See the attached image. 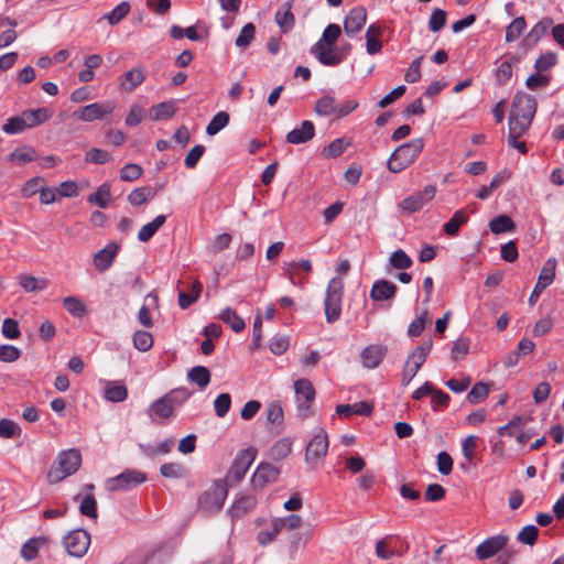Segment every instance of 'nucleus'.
<instances>
[{
  "mask_svg": "<svg viewBox=\"0 0 564 564\" xmlns=\"http://www.w3.org/2000/svg\"><path fill=\"white\" fill-rule=\"evenodd\" d=\"M431 322L429 312L424 308L421 314L411 322L408 328V335L410 337H419L425 329L426 323Z\"/></svg>",
  "mask_w": 564,
  "mask_h": 564,
  "instance_id": "nucleus-45",
  "label": "nucleus"
},
{
  "mask_svg": "<svg viewBox=\"0 0 564 564\" xmlns=\"http://www.w3.org/2000/svg\"><path fill=\"white\" fill-rule=\"evenodd\" d=\"M556 61L557 56L554 52H546L538 57L534 67L539 73H542L552 68L556 64Z\"/></svg>",
  "mask_w": 564,
  "mask_h": 564,
  "instance_id": "nucleus-63",
  "label": "nucleus"
},
{
  "mask_svg": "<svg viewBox=\"0 0 564 564\" xmlns=\"http://www.w3.org/2000/svg\"><path fill=\"white\" fill-rule=\"evenodd\" d=\"M170 404L175 409L182 405L192 395L191 391L184 387L176 388L164 394Z\"/></svg>",
  "mask_w": 564,
  "mask_h": 564,
  "instance_id": "nucleus-53",
  "label": "nucleus"
},
{
  "mask_svg": "<svg viewBox=\"0 0 564 564\" xmlns=\"http://www.w3.org/2000/svg\"><path fill=\"white\" fill-rule=\"evenodd\" d=\"M337 100L330 95H324L315 102V112L322 117L335 116L337 111Z\"/></svg>",
  "mask_w": 564,
  "mask_h": 564,
  "instance_id": "nucleus-32",
  "label": "nucleus"
},
{
  "mask_svg": "<svg viewBox=\"0 0 564 564\" xmlns=\"http://www.w3.org/2000/svg\"><path fill=\"white\" fill-rule=\"evenodd\" d=\"M228 490L223 480H217L214 486L203 492L198 498V508L205 513H216L226 500Z\"/></svg>",
  "mask_w": 564,
  "mask_h": 564,
  "instance_id": "nucleus-8",
  "label": "nucleus"
},
{
  "mask_svg": "<svg viewBox=\"0 0 564 564\" xmlns=\"http://www.w3.org/2000/svg\"><path fill=\"white\" fill-rule=\"evenodd\" d=\"M112 160V155L102 149L94 148L85 155V161L94 164H106Z\"/></svg>",
  "mask_w": 564,
  "mask_h": 564,
  "instance_id": "nucleus-58",
  "label": "nucleus"
},
{
  "mask_svg": "<svg viewBox=\"0 0 564 564\" xmlns=\"http://www.w3.org/2000/svg\"><path fill=\"white\" fill-rule=\"evenodd\" d=\"M63 304L66 308V311L76 317H82L86 313V307L84 303L75 297V296H67L63 300Z\"/></svg>",
  "mask_w": 564,
  "mask_h": 564,
  "instance_id": "nucleus-57",
  "label": "nucleus"
},
{
  "mask_svg": "<svg viewBox=\"0 0 564 564\" xmlns=\"http://www.w3.org/2000/svg\"><path fill=\"white\" fill-rule=\"evenodd\" d=\"M46 536H37V538H31L29 539L21 547V556L25 561H32L34 560L39 550L44 546L47 543Z\"/></svg>",
  "mask_w": 564,
  "mask_h": 564,
  "instance_id": "nucleus-31",
  "label": "nucleus"
},
{
  "mask_svg": "<svg viewBox=\"0 0 564 564\" xmlns=\"http://www.w3.org/2000/svg\"><path fill=\"white\" fill-rule=\"evenodd\" d=\"M231 397L229 393H220L214 401L215 413L218 417H224L230 410Z\"/></svg>",
  "mask_w": 564,
  "mask_h": 564,
  "instance_id": "nucleus-64",
  "label": "nucleus"
},
{
  "mask_svg": "<svg viewBox=\"0 0 564 564\" xmlns=\"http://www.w3.org/2000/svg\"><path fill=\"white\" fill-rule=\"evenodd\" d=\"M21 434L20 426L10 419H1L0 420V437L1 438H12L14 436H19Z\"/></svg>",
  "mask_w": 564,
  "mask_h": 564,
  "instance_id": "nucleus-60",
  "label": "nucleus"
},
{
  "mask_svg": "<svg viewBox=\"0 0 564 564\" xmlns=\"http://www.w3.org/2000/svg\"><path fill=\"white\" fill-rule=\"evenodd\" d=\"M397 285L388 280H377L371 286L370 299L375 302L388 301L394 297Z\"/></svg>",
  "mask_w": 564,
  "mask_h": 564,
  "instance_id": "nucleus-23",
  "label": "nucleus"
},
{
  "mask_svg": "<svg viewBox=\"0 0 564 564\" xmlns=\"http://www.w3.org/2000/svg\"><path fill=\"white\" fill-rule=\"evenodd\" d=\"M292 4L293 0H288L283 3L284 11L279 10L275 12V22L284 33L291 30L295 23L294 14L291 12Z\"/></svg>",
  "mask_w": 564,
  "mask_h": 564,
  "instance_id": "nucleus-29",
  "label": "nucleus"
},
{
  "mask_svg": "<svg viewBox=\"0 0 564 564\" xmlns=\"http://www.w3.org/2000/svg\"><path fill=\"white\" fill-rule=\"evenodd\" d=\"M80 465L82 455L78 449L70 448L61 452L48 470V482L56 484L74 475L79 469Z\"/></svg>",
  "mask_w": 564,
  "mask_h": 564,
  "instance_id": "nucleus-3",
  "label": "nucleus"
},
{
  "mask_svg": "<svg viewBox=\"0 0 564 564\" xmlns=\"http://www.w3.org/2000/svg\"><path fill=\"white\" fill-rule=\"evenodd\" d=\"M283 410L279 401H272L267 408V420L271 424L282 425L283 423Z\"/></svg>",
  "mask_w": 564,
  "mask_h": 564,
  "instance_id": "nucleus-61",
  "label": "nucleus"
},
{
  "mask_svg": "<svg viewBox=\"0 0 564 564\" xmlns=\"http://www.w3.org/2000/svg\"><path fill=\"white\" fill-rule=\"evenodd\" d=\"M22 116L25 118L28 128H33L47 121L52 117V112L47 108L42 107L37 109L25 110L22 112Z\"/></svg>",
  "mask_w": 564,
  "mask_h": 564,
  "instance_id": "nucleus-33",
  "label": "nucleus"
},
{
  "mask_svg": "<svg viewBox=\"0 0 564 564\" xmlns=\"http://www.w3.org/2000/svg\"><path fill=\"white\" fill-rule=\"evenodd\" d=\"M489 394V387L484 382H477L466 395V400L470 404H477L485 400Z\"/></svg>",
  "mask_w": 564,
  "mask_h": 564,
  "instance_id": "nucleus-52",
  "label": "nucleus"
},
{
  "mask_svg": "<svg viewBox=\"0 0 564 564\" xmlns=\"http://www.w3.org/2000/svg\"><path fill=\"white\" fill-rule=\"evenodd\" d=\"M424 148L422 138L413 139L399 145L388 160V169L392 173H399L412 164Z\"/></svg>",
  "mask_w": 564,
  "mask_h": 564,
  "instance_id": "nucleus-4",
  "label": "nucleus"
},
{
  "mask_svg": "<svg viewBox=\"0 0 564 564\" xmlns=\"http://www.w3.org/2000/svg\"><path fill=\"white\" fill-rule=\"evenodd\" d=\"M229 115L226 111L217 112L208 126L206 127V133L208 135L217 134L221 129H224L229 123Z\"/></svg>",
  "mask_w": 564,
  "mask_h": 564,
  "instance_id": "nucleus-46",
  "label": "nucleus"
},
{
  "mask_svg": "<svg viewBox=\"0 0 564 564\" xmlns=\"http://www.w3.org/2000/svg\"><path fill=\"white\" fill-rule=\"evenodd\" d=\"M187 379L203 390L210 382V371L205 366H195L187 372Z\"/></svg>",
  "mask_w": 564,
  "mask_h": 564,
  "instance_id": "nucleus-34",
  "label": "nucleus"
},
{
  "mask_svg": "<svg viewBox=\"0 0 564 564\" xmlns=\"http://www.w3.org/2000/svg\"><path fill=\"white\" fill-rule=\"evenodd\" d=\"M111 198V188L108 183L101 184L97 191L88 196V202L98 206L99 208H106Z\"/></svg>",
  "mask_w": 564,
  "mask_h": 564,
  "instance_id": "nucleus-40",
  "label": "nucleus"
},
{
  "mask_svg": "<svg viewBox=\"0 0 564 564\" xmlns=\"http://www.w3.org/2000/svg\"><path fill=\"white\" fill-rule=\"evenodd\" d=\"M79 512L83 516L88 517L90 519H97V500L91 494L86 495L82 498L79 505Z\"/></svg>",
  "mask_w": 564,
  "mask_h": 564,
  "instance_id": "nucleus-51",
  "label": "nucleus"
},
{
  "mask_svg": "<svg viewBox=\"0 0 564 564\" xmlns=\"http://www.w3.org/2000/svg\"><path fill=\"white\" fill-rule=\"evenodd\" d=\"M292 452V441L288 437L281 438L271 447L270 456L274 460L288 457Z\"/></svg>",
  "mask_w": 564,
  "mask_h": 564,
  "instance_id": "nucleus-42",
  "label": "nucleus"
},
{
  "mask_svg": "<svg viewBox=\"0 0 564 564\" xmlns=\"http://www.w3.org/2000/svg\"><path fill=\"white\" fill-rule=\"evenodd\" d=\"M512 77V64L508 61L500 63L495 69V78L500 86L506 85Z\"/></svg>",
  "mask_w": 564,
  "mask_h": 564,
  "instance_id": "nucleus-62",
  "label": "nucleus"
},
{
  "mask_svg": "<svg viewBox=\"0 0 564 564\" xmlns=\"http://www.w3.org/2000/svg\"><path fill=\"white\" fill-rule=\"evenodd\" d=\"M90 535L83 529L70 531L64 538V546L67 553L75 557H83L89 547Z\"/></svg>",
  "mask_w": 564,
  "mask_h": 564,
  "instance_id": "nucleus-12",
  "label": "nucleus"
},
{
  "mask_svg": "<svg viewBox=\"0 0 564 564\" xmlns=\"http://www.w3.org/2000/svg\"><path fill=\"white\" fill-rule=\"evenodd\" d=\"M256 455L257 451L254 447H248L237 454L229 470L226 474L225 480L223 481L226 484V487L236 486L243 479L249 467L252 465Z\"/></svg>",
  "mask_w": 564,
  "mask_h": 564,
  "instance_id": "nucleus-7",
  "label": "nucleus"
},
{
  "mask_svg": "<svg viewBox=\"0 0 564 564\" xmlns=\"http://www.w3.org/2000/svg\"><path fill=\"white\" fill-rule=\"evenodd\" d=\"M175 113V106L171 101L160 102L151 108V116L153 120H165L173 117Z\"/></svg>",
  "mask_w": 564,
  "mask_h": 564,
  "instance_id": "nucleus-44",
  "label": "nucleus"
},
{
  "mask_svg": "<svg viewBox=\"0 0 564 564\" xmlns=\"http://www.w3.org/2000/svg\"><path fill=\"white\" fill-rule=\"evenodd\" d=\"M552 24L553 20L549 17H545L542 20H540L523 37V40L521 41V47L524 51L533 48L538 44V42L547 33Z\"/></svg>",
  "mask_w": 564,
  "mask_h": 564,
  "instance_id": "nucleus-18",
  "label": "nucleus"
},
{
  "mask_svg": "<svg viewBox=\"0 0 564 564\" xmlns=\"http://www.w3.org/2000/svg\"><path fill=\"white\" fill-rule=\"evenodd\" d=\"M436 187L426 185L422 191L416 192L399 203V208L408 214H413L422 209L430 200L435 197Z\"/></svg>",
  "mask_w": 564,
  "mask_h": 564,
  "instance_id": "nucleus-11",
  "label": "nucleus"
},
{
  "mask_svg": "<svg viewBox=\"0 0 564 564\" xmlns=\"http://www.w3.org/2000/svg\"><path fill=\"white\" fill-rule=\"evenodd\" d=\"M143 169L137 163L126 164L120 170V180L123 182H133L141 177Z\"/></svg>",
  "mask_w": 564,
  "mask_h": 564,
  "instance_id": "nucleus-56",
  "label": "nucleus"
},
{
  "mask_svg": "<svg viewBox=\"0 0 564 564\" xmlns=\"http://www.w3.org/2000/svg\"><path fill=\"white\" fill-rule=\"evenodd\" d=\"M555 268H556V260L553 258H550L544 265L542 267L538 281L533 288V291L531 292V295L529 297L530 305H534L542 293L543 290H545L555 278Z\"/></svg>",
  "mask_w": 564,
  "mask_h": 564,
  "instance_id": "nucleus-13",
  "label": "nucleus"
},
{
  "mask_svg": "<svg viewBox=\"0 0 564 564\" xmlns=\"http://www.w3.org/2000/svg\"><path fill=\"white\" fill-rule=\"evenodd\" d=\"M166 217L164 215L156 216L152 221L144 225L138 232V239L141 242L149 241L155 232L164 225Z\"/></svg>",
  "mask_w": 564,
  "mask_h": 564,
  "instance_id": "nucleus-37",
  "label": "nucleus"
},
{
  "mask_svg": "<svg viewBox=\"0 0 564 564\" xmlns=\"http://www.w3.org/2000/svg\"><path fill=\"white\" fill-rule=\"evenodd\" d=\"M219 318L236 333L242 332L246 327L245 321L231 307L223 310Z\"/></svg>",
  "mask_w": 564,
  "mask_h": 564,
  "instance_id": "nucleus-36",
  "label": "nucleus"
},
{
  "mask_svg": "<svg viewBox=\"0 0 564 564\" xmlns=\"http://www.w3.org/2000/svg\"><path fill=\"white\" fill-rule=\"evenodd\" d=\"M19 284L25 292H37L45 290L48 285V281L29 274H21L19 276Z\"/></svg>",
  "mask_w": 564,
  "mask_h": 564,
  "instance_id": "nucleus-39",
  "label": "nucleus"
},
{
  "mask_svg": "<svg viewBox=\"0 0 564 564\" xmlns=\"http://www.w3.org/2000/svg\"><path fill=\"white\" fill-rule=\"evenodd\" d=\"M341 34V29L338 24H328L322 37L313 46L312 53L316 56L318 62L325 66H337L344 61V55L335 53L334 46Z\"/></svg>",
  "mask_w": 564,
  "mask_h": 564,
  "instance_id": "nucleus-1",
  "label": "nucleus"
},
{
  "mask_svg": "<svg viewBox=\"0 0 564 564\" xmlns=\"http://www.w3.org/2000/svg\"><path fill=\"white\" fill-rule=\"evenodd\" d=\"M147 480V475L134 469H127L123 473L107 479L106 486L110 491L129 490Z\"/></svg>",
  "mask_w": 564,
  "mask_h": 564,
  "instance_id": "nucleus-10",
  "label": "nucleus"
},
{
  "mask_svg": "<svg viewBox=\"0 0 564 564\" xmlns=\"http://www.w3.org/2000/svg\"><path fill=\"white\" fill-rule=\"evenodd\" d=\"M104 397L109 402H122L128 397L126 384L119 381H107L104 390Z\"/></svg>",
  "mask_w": 564,
  "mask_h": 564,
  "instance_id": "nucleus-27",
  "label": "nucleus"
},
{
  "mask_svg": "<svg viewBox=\"0 0 564 564\" xmlns=\"http://www.w3.org/2000/svg\"><path fill=\"white\" fill-rule=\"evenodd\" d=\"M160 474L164 478L181 479L186 477L187 469L180 463H164L160 467Z\"/></svg>",
  "mask_w": 564,
  "mask_h": 564,
  "instance_id": "nucleus-41",
  "label": "nucleus"
},
{
  "mask_svg": "<svg viewBox=\"0 0 564 564\" xmlns=\"http://www.w3.org/2000/svg\"><path fill=\"white\" fill-rule=\"evenodd\" d=\"M28 129L25 118L22 113L20 116L10 117L7 122L2 126V131L7 134H18Z\"/></svg>",
  "mask_w": 564,
  "mask_h": 564,
  "instance_id": "nucleus-47",
  "label": "nucleus"
},
{
  "mask_svg": "<svg viewBox=\"0 0 564 564\" xmlns=\"http://www.w3.org/2000/svg\"><path fill=\"white\" fill-rule=\"evenodd\" d=\"M315 135V126L310 120H304L301 127L293 129L286 135V141L291 144H301L312 140Z\"/></svg>",
  "mask_w": 564,
  "mask_h": 564,
  "instance_id": "nucleus-24",
  "label": "nucleus"
},
{
  "mask_svg": "<svg viewBox=\"0 0 564 564\" xmlns=\"http://www.w3.org/2000/svg\"><path fill=\"white\" fill-rule=\"evenodd\" d=\"M294 390L296 394L299 411L303 413L304 416H306L307 410L315 399V389L310 380L299 379L294 382Z\"/></svg>",
  "mask_w": 564,
  "mask_h": 564,
  "instance_id": "nucleus-16",
  "label": "nucleus"
},
{
  "mask_svg": "<svg viewBox=\"0 0 564 564\" xmlns=\"http://www.w3.org/2000/svg\"><path fill=\"white\" fill-rule=\"evenodd\" d=\"M388 348L380 344H373L365 347L360 352L362 366L367 369H375L384 359Z\"/></svg>",
  "mask_w": 564,
  "mask_h": 564,
  "instance_id": "nucleus-19",
  "label": "nucleus"
},
{
  "mask_svg": "<svg viewBox=\"0 0 564 564\" xmlns=\"http://www.w3.org/2000/svg\"><path fill=\"white\" fill-rule=\"evenodd\" d=\"M257 505V499L254 496L246 495L238 498L230 509L228 513L232 521L242 518L248 512H250Z\"/></svg>",
  "mask_w": 564,
  "mask_h": 564,
  "instance_id": "nucleus-25",
  "label": "nucleus"
},
{
  "mask_svg": "<svg viewBox=\"0 0 564 564\" xmlns=\"http://www.w3.org/2000/svg\"><path fill=\"white\" fill-rule=\"evenodd\" d=\"M343 293V280L340 278L330 279L324 300V311L328 323H335L340 317Z\"/></svg>",
  "mask_w": 564,
  "mask_h": 564,
  "instance_id": "nucleus-5",
  "label": "nucleus"
},
{
  "mask_svg": "<svg viewBox=\"0 0 564 564\" xmlns=\"http://www.w3.org/2000/svg\"><path fill=\"white\" fill-rule=\"evenodd\" d=\"M538 535L539 529L533 524H529L521 529L517 539L519 542L532 546L535 544Z\"/></svg>",
  "mask_w": 564,
  "mask_h": 564,
  "instance_id": "nucleus-59",
  "label": "nucleus"
},
{
  "mask_svg": "<svg viewBox=\"0 0 564 564\" xmlns=\"http://www.w3.org/2000/svg\"><path fill=\"white\" fill-rule=\"evenodd\" d=\"M367 22V10L358 6L352 8L344 19V31L348 36L359 33Z\"/></svg>",
  "mask_w": 564,
  "mask_h": 564,
  "instance_id": "nucleus-17",
  "label": "nucleus"
},
{
  "mask_svg": "<svg viewBox=\"0 0 564 564\" xmlns=\"http://www.w3.org/2000/svg\"><path fill=\"white\" fill-rule=\"evenodd\" d=\"M133 345L139 351H148L153 346V337L147 330H137L133 334Z\"/></svg>",
  "mask_w": 564,
  "mask_h": 564,
  "instance_id": "nucleus-55",
  "label": "nucleus"
},
{
  "mask_svg": "<svg viewBox=\"0 0 564 564\" xmlns=\"http://www.w3.org/2000/svg\"><path fill=\"white\" fill-rule=\"evenodd\" d=\"M389 262L394 269L400 270L409 269L413 264L412 259L402 249L393 251L390 256Z\"/></svg>",
  "mask_w": 564,
  "mask_h": 564,
  "instance_id": "nucleus-54",
  "label": "nucleus"
},
{
  "mask_svg": "<svg viewBox=\"0 0 564 564\" xmlns=\"http://www.w3.org/2000/svg\"><path fill=\"white\" fill-rule=\"evenodd\" d=\"M536 112L535 98L525 93H517L510 109L509 126L518 127L521 131H527Z\"/></svg>",
  "mask_w": 564,
  "mask_h": 564,
  "instance_id": "nucleus-2",
  "label": "nucleus"
},
{
  "mask_svg": "<svg viewBox=\"0 0 564 564\" xmlns=\"http://www.w3.org/2000/svg\"><path fill=\"white\" fill-rule=\"evenodd\" d=\"M469 219V216L468 214L466 213L465 209H458L454 213V215L452 216V218L446 221L443 226V230L446 235L451 236V237H455L460 227L466 224Z\"/></svg>",
  "mask_w": 564,
  "mask_h": 564,
  "instance_id": "nucleus-30",
  "label": "nucleus"
},
{
  "mask_svg": "<svg viewBox=\"0 0 564 564\" xmlns=\"http://www.w3.org/2000/svg\"><path fill=\"white\" fill-rule=\"evenodd\" d=\"M113 109L112 102H94L75 111L74 116L84 122H91L102 119L106 115L111 113Z\"/></svg>",
  "mask_w": 564,
  "mask_h": 564,
  "instance_id": "nucleus-15",
  "label": "nucleus"
},
{
  "mask_svg": "<svg viewBox=\"0 0 564 564\" xmlns=\"http://www.w3.org/2000/svg\"><path fill=\"white\" fill-rule=\"evenodd\" d=\"M174 408L170 404L165 395L154 401L149 409V415L153 422H156V417L167 419L173 415Z\"/></svg>",
  "mask_w": 564,
  "mask_h": 564,
  "instance_id": "nucleus-28",
  "label": "nucleus"
},
{
  "mask_svg": "<svg viewBox=\"0 0 564 564\" xmlns=\"http://www.w3.org/2000/svg\"><path fill=\"white\" fill-rule=\"evenodd\" d=\"M327 449L328 435L323 429L317 427L315 434L306 445L304 455L305 463L315 467L318 460L327 454Z\"/></svg>",
  "mask_w": 564,
  "mask_h": 564,
  "instance_id": "nucleus-9",
  "label": "nucleus"
},
{
  "mask_svg": "<svg viewBox=\"0 0 564 564\" xmlns=\"http://www.w3.org/2000/svg\"><path fill=\"white\" fill-rule=\"evenodd\" d=\"M280 475V469L269 463H261L252 475V486L263 488L267 484L274 482Z\"/></svg>",
  "mask_w": 564,
  "mask_h": 564,
  "instance_id": "nucleus-21",
  "label": "nucleus"
},
{
  "mask_svg": "<svg viewBox=\"0 0 564 564\" xmlns=\"http://www.w3.org/2000/svg\"><path fill=\"white\" fill-rule=\"evenodd\" d=\"M152 196V188L150 186H142L134 188L129 195H128V202L132 206H140L145 204Z\"/></svg>",
  "mask_w": 564,
  "mask_h": 564,
  "instance_id": "nucleus-49",
  "label": "nucleus"
},
{
  "mask_svg": "<svg viewBox=\"0 0 564 564\" xmlns=\"http://www.w3.org/2000/svg\"><path fill=\"white\" fill-rule=\"evenodd\" d=\"M509 541V536L505 534H498L495 536L487 538L476 549V556L480 561L488 560L497 555L502 551Z\"/></svg>",
  "mask_w": 564,
  "mask_h": 564,
  "instance_id": "nucleus-14",
  "label": "nucleus"
},
{
  "mask_svg": "<svg viewBox=\"0 0 564 564\" xmlns=\"http://www.w3.org/2000/svg\"><path fill=\"white\" fill-rule=\"evenodd\" d=\"M203 290V285L199 281H194L191 286L189 293L184 291L178 292V305L182 310L188 308L193 303H195L200 295Z\"/></svg>",
  "mask_w": 564,
  "mask_h": 564,
  "instance_id": "nucleus-35",
  "label": "nucleus"
},
{
  "mask_svg": "<svg viewBox=\"0 0 564 564\" xmlns=\"http://www.w3.org/2000/svg\"><path fill=\"white\" fill-rule=\"evenodd\" d=\"M256 36V26L253 23H247L237 36L235 44L239 48H247Z\"/></svg>",
  "mask_w": 564,
  "mask_h": 564,
  "instance_id": "nucleus-50",
  "label": "nucleus"
},
{
  "mask_svg": "<svg viewBox=\"0 0 564 564\" xmlns=\"http://www.w3.org/2000/svg\"><path fill=\"white\" fill-rule=\"evenodd\" d=\"M119 249H120V246L117 242L112 241V242H109L101 250H98L94 254V260H93L96 270H98L99 272L107 271L112 265V263L119 252Z\"/></svg>",
  "mask_w": 564,
  "mask_h": 564,
  "instance_id": "nucleus-20",
  "label": "nucleus"
},
{
  "mask_svg": "<svg viewBox=\"0 0 564 564\" xmlns=\"http://www.w3.org/2000/svg\"><path fill=\"white\" fill-rule=\"evenodd\" d=\"M433 347L431 338L423 340L408 357L402 370V384L408 386L426 361Z\"/></svg>",
  "mask_w": 564,
  "mask_h": 564,
  "instance_id": "nucleus-6",
  "label": "nucleus"
},
{
  "mask_svg": "<svg viewBox=\"0 0 564 564\" xmlns=\"http://www.w3.org/2000/svg\"><path fill=\"white\" fill-rule=\"evenodd\" d=\"M373 411L371 403L361 401L354 404H339L336 406V413L338 415L351 416L354 414L369 416Z\"/></svg>",
  "mask_w": 564,
  "mask_h": 564,
  "instance_id": "nucleus-26",
  "label": "nucleus"
},
{
  "mask_svg": "<svg viewBox=\"0 0 564 564\" xmlns=\"http://www.w3.org/2000/svg\"><path fill=\"white\" fill-rule=\"evenodd\" d=\"M147 78V68L144 66H137L126 72L120 76V88L123 91H133Z\"/></svg>",
  "mask_w": 564,
  "mask_h": 564,
  "instance_id": "nucleus-22",
  "label": "nucleus"
},
{
  "mask_svg": "<svg viewBox=\"0 0 564 564\" xmlns=\"http://www.w3.org/2000/svg\"><path fill=\"white\" fill-rule=\"evenodd\" d=\"M489 229L492 234L499 235L516 229V224L508 215H499L489 223Z\"/></svg>",
  "mask_w": 564,
  "mask_h": 564,
  "instance_id": "nucleus-38",
  "label": "nucleus"
},
{
  "mask_svg": "<svg viewBox=\"0 0 564 564\" xmlns=\"http://www.w3.org/2000/svg\"><path fill=\"white\" fill-rule=\"evenodd\" d=\"M527 28V22L524 17H518L511 21V23L506 29V41L514 42L517 41L523 31Z\"/></svg>",
  "mask_w": 564,
  "mask_h": 564,
  "instance_id": "nucleus-43",
  "label": "nucleus"
},
{
  "mask_svg": "<svg viewBox=\"0 0 564 564\" xmlns=\"http://www.w3.org/2000/svg\"><path fill=\"white\" fill-rule=\"evenodd\" d=\"M130 12V4L128 1H123L113 8L112 11L105 14L104 19L108 21L110 25L118 24L122 19H124Z\"/></svg>",
  "mask_w": 564,
  "mask_h": 564,
  "instance_id": "nucleus-48",
  "label": "nucleus"
}]
</instances>
